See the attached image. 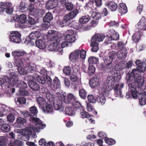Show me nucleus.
Listing matches in <instances>:
<instances>
[{"mask_svg":"<svg viewBox=\"0 0 146 146\" xmlns=\"http://www.w3.org/2000/svg\"><path fill=\"white\" fill-rule=\"evenodd\" d=\"M131 75L128 74L127 77H126L127 80V84L129 87V91L131 92L133 98H136L138 94L141 92L142 89L136 87L135 86L136 82L135 79L133 76H130Z\"/></svg>","mask_w":146,"mask_h":146,"instance_id":"1","label":"nucleus"},{"mask_svg":"<svg viewBox=\"0 0 146 146\" xmlns=\"http://www.w3.org/2000/svg\"><path fill=\"white\" fill-rule=\"evenodd\" d=\"M106 83V84L104 83L102 84V86L103 85L101 90V95L102 96V102L101 101V104H104L106 102L105 97H108L109 96V91L107 89V85L110 90H112L114 87V81L112 76H110L107 78Z\"/></svg>","mask_w":146,"mask_h":146,"instance_id":"2","label":"nucleus"},{"mask_svg":"<svg viewBox=\"0 0 146 146\" xmlns=\"http://www.w3.org/2000/svg\"><path fill=\"white\" fill-rule=\"evenodd\" d=\"M61 99L66 104H71L77 109H79L81 108L82 105L78 98L72 94L70 93L68 94L66 96H64L63 95L60 94Z\"/></svg>","mask_w":146,"mask_h":146,"instance_id":"3","label":"nucleus"},{"mask_svg":"<svg viewBox=\"0 0 146 146\" xmlns=\"http://www.w3.org/2000/svg\"><path fill=\"white\" fill-rule=\"evenodd\" d=\"M79 12L78 9H76L68 13L64 17L62 20L58 21V23L59 26L62 27L64 26H70L71 24L72 20L76 16Z\"/></svg>","mask_w":146,"mask_h":146,"instance_id":"4","label":"nucleus"},{"mask_svg":"<svg viewBox=\"0 0 146 146\" xmlns=\"http://www.w3.org/2000/svg\"><path fill=\"white\" fill-rule=\"evenodd\" d=\"M86 51L84 50L77 49L71 53L69 56V59L70 61L76 63L81 59H84L86 57Z\"/></svg>","mask_w":146,"mask_h":146,"instance_id":"5","label":"nucleus"},{"mask_svg":"<svg viewBox=\"0 0 146 146\" xmlns=\"http://www.w3.org/2000/svg\"><path fill=\"white\" fill-rule=\"evenodd\" d=\"M47 99L51 103L54 104V108L56 110H59L62 108V102L61 99L53 95L48 94Z\"/></svg>","mask_w":146,"mask_h":146,"instance_id":"6","label":"nucleus"},{"mask_svg":"<svg viewBox=\"0 0 146 146\" xmlns=\"http://www.w3.org/2000/svg\"><path fill=\"white\" fill-rule=\"evenodd\" d=\"M100 42V34L99 33L95 34L91 40L90 45L92 47V51L97 52L99 49V42Z\"/></svg>","mask_w":146,"mask_h":146,"instance_id":"7","label":"nucleus"},{"mask_svg":"<svg viewBox=\"0 0 146 146\" xmlns=\"http://www.w3.org/2000/svg\"><path fill=\"white\" fill-rule=\"evenodd\" d=\"M13 7L11 2L5 3L0 2V14H2L5 11L9 15H11L13 12Z\"/></svg>","mask_w":146,"mask_h":146,"instance_id":"8","label":"nucleus"},{"mask_svg":"<svg viewBox=\"0 0 146 146\" xmlns=\"http://www.w3.org/2000/svg\"><path fill=\"white\" fill-rule=\"evenodd\" d=\"M136 65H137L136 69L132 70L131 72L128 73L126 75V77H127L128 74L131 75L130 76H132L135 78V76H137L139 75V73L143 72V67L142 66L143 63L140 60H137L135 62Z\"/></svg>","mask_w":146,"mask_h":146,"instance_id":"9","label":"nucleus"},{"mask_svg":"<svg viewBox=\"0 0 146 146\" xmlns=\"http://www.w3.org/2000/svg\"><path fill=\"white\" fill-rule=\"evenodd\" d=\"M21 34L18 31H11L9 35V40L14 43H19L21 42Z\"/></svg>","mask_w":146,"mask_h":146,"instance_id":"10","label":"nucleus"},{"mask_svg":"<svg viewBox=\"0 0 146 146\" xmlns=\"http://www.w3.org/2000/svg\"><path fill=\"white\" fill-rule=\"evenodd\" d=\"M110 35L108 38V41L106 42L105 43L106 44H109L111 43V41L112 40H116L119 38V35L115 32L113 29H111L108 32Z\"/></svg>","mask_w":146,"mask_h":146,"instance_id":"11","label":"nucleus"},{"mask_svg":"<svg viewBox=\"0 0 146 146\" xmlns=\"http://www.w3.org/2000/svg\"><path fill=\"white\" fill-rule=\"evenodd\" d=\"M68 34L66 35L64 40H66L69 43L75 42L76 38L75 36L74 35V31L72 29H70L68 31Z\"/></svg>","mask_w":146,"mask_h":146,"instance_id":"12","label":"nucleus"},{"mask_svg":"<svg viewBox=\"0 0 146 146\" xmlns=\"http://www.w3.org/2000/svg\"><path fill=\"white\" fill-rule=\"evenodd\" d=\"M90 87L92 88H96L95 90L96 92L98 93V95L97 94V96L98 97L100 101V98L99 97L100 96V82H96L95 81H93L92 80H90L89 82Z\"/></svg>","mask_w":146,"mask_h":146,"instance_id":"13","label":"nucleus"},{"mask_svg":"<svg viewBox=\"0 0 146 146\" xmlns=\"http://www.w3.org/2000/svg\"><path fill=\"white\" fill-rule=\"evenodd\" d=\"M30 121L35 123L36 128L39 129H43L45 127L46 125H44L39 118L33 117L30 119Z\"/></svg>","mask_w":146,"mask_h":146,"instance_id":"14","label":"nucleus"},{"mask_svg":"<svg viewBox=\"0 0 146 146\" xmlns=\"http://www.w3.org/2000/svg\"><path fill=\"white\" fill-rule=\"evenodd\" d=\"M58 4V1L57 0H49L46 4V7L48 9H52L56 7Z\"/></svg>","mask_w":146,"mask_h":146,"instance_id":"15","label":"nucleus"},{"mask_svg":"<svg viewBox=\"0 0 146 146\" xmlns=\"http://www.w3.org/2000/svg\"><path fill=\"white\" fill-rule=\"evenodd\" d=\"M33 129L31 127H27L24 131L22 137L24 139L25 138L24 141H26L29 140L30 139V135L32 134Z\"/></svg>","mask_w":146,"mask_h":146,"instance_id":"16","label":"nucleus"},{"mask_svg":"<svg viewBox=\"0 0 146 146\" xmlns=\"http://www.w3.org/2000/svg\"><path fill=\"white\" fill-rule=\"evenodd\" d=\"M26 122V120L25 119L21 117H18L16 119L15 126L16 127L19 128H23L24 127V124Z\"/></svg>","mask_w":146,"mask_h":146,"instance_id":"17","label":"nucleus"},{"mask_svg":"<svg viewBox=\"0 0 146 146\" xmlns=\"http://www.w3.org/2000/svg\"><path fill=\"white\" fill-rule=\"evenodd\" d=\"M38 113V110L36 107L35 106H33L29 108V112H28L29 116V120L32 118L33 117H37V114Z\"/></svg>","mask_w":146,"mask_h":146,"instance_id":"18","label":"nucleus"},{"mask_svg":"<svg viewBox=\"0 0 146 146\" xmlns=\"http://www.w3.org/2000/svg\"><path fill=\"white\" fill-rule=\"evenodd\" d=\"M88 61L89 64H93L96 65V66L98 69H100V66L98 58L94 57L93 56H91L88 58Z\"/></svg>","mask_w":146,"mask_h":146,"instance_id":"19","label":"nucleus"},{"mask_svg":"<svg viewBox=\"0 0 146 146\" xmlns=\"http://www.w3.org/2000/svg\"><path fill=\"white\" fill-rule=\"evenodd\" d=\"M58 45L56 44L52 43L48 45V49L50 51H58L60 52H62V48L58 47Z\"/></svg>","mask_w":146,"mask_h":146,"instance_id":"20","label":"nucleus"},{"mask_svg":"<svg viewBox=\"0 0 146 146\" xmlns=\"http://www.w3.org/2000/svg\"><path fill=\"white\" fill-rule=\"evenodd\" d=\"M28 83L29 87L33 90L37 91L40 90L39 85L36 82L32 81H29L28 82Z\"/></svg>","mask_w":146,"mask_h":146,"instance_id":"21","label":"nucleus"},{"mask_svg":"<svg viewBox=\"0 0 146 146\" xmlns=\"http://www.w3.org/2000/svg\"><path fill=\"white\" fill-rule=\"evenodd\" d=\"M19 81L17 77L15 75H13L8 79V82L9 85L8 87H9V85L14 86L16 85Z\"/></svg>","mask_w":146,"mask_h":146,"instance_id":"22","label":"nucleus"},{"mask_svg":"<svg viewBox=\"0 0 146 146\" xmlns=\"http://www.w3.org/2000/svg\"><path fill=\"white\" fill-rule=\"evenodd\" d=\"M36 101L40 108L42 110L48 103L46 102V100L44 98L41 97H38Z\"/></svg>","mask_w":146,"mask_h":146,"instance_id":"23","label":"nucleus"},{"mask_svg":"<svg viewBox=\"0 0 146 146\" xmlns=\"http://www.w3.org/2000/svg\"><path fill=\"white\" fill-rule=\"evenodd\" d=\"M127 53V50L126 48H124L120 50L117 54V56L120 60L124 59L126 57Z\"/></svg>","mask_w":146,"mask_h":146,"instance_id":"24","label":"nucleus"},{"mask_svg":"<svg viewBox=\"0 0 146 146\" xmlns=\"http://www.w3.org/2000/svg\"><path fill=\"white\" fill-rule=\"evenodd\" d=\"M144 78L143 76H138L136 79L137 85H135V86L136 87L143 89L142 88V86L144 84Z\"/></svg>","mask_w":146,"mask_h":146,"instance_id":"25","label":"nucleus"},{"mask_svg":"<svg viewBox=\"0 0 146 146\" xmlns=\"http://www.w3.org/2000/svg\"><path fill=\"white\" fill-rule=\"evenodd\" d=\"M35 43L36 46L40 49H44L46 46V43L44 39L36 40Z\"/></svg>","mask_w":146,"mask_h":146,"instance_id":"26","label":"nucleus"},{"mask_svg":"<svg viewBox=\"0 0 146 146\" xmlns=\"http://www.w3.org/2000/svg\"><path fill=\"white\" fill-rule=\"evenodd\" d=\"M76 108L71 107H67L65 108V111L66 114L69 116H73L75 114V111H77Z\"/></svg>","mask_w":146,"mask_h":146,"instance_id":"27","label":"nucleus"},{"mask_svg":"<svg viewBox=\"0 0 146 146\" xmlns=\"http://www.w3.org/2000/svg\"><path fill=\"white\" fill-rule=\"evenodd\" d=\"M42 110L43 112L46 113H51L53 111L52 106L48 103Z\"/></svg>","mask_w":146,"mask_h":146,"instance_id":"28","label":"nucleus"},{"mask_svg":"<svg viewBox=\"0 0 146 146\" xmlns=\"http://www.w3.org/2000/svg\"><path fill=\"white\" fill-rule=\"evenodd\" d=\"M138 29L142 30L146 26V18L143 17L137 24Z\"/></svg>","mask_w":146,"mask_h":146,"instance_id":"29","label":"nucleus"},{"mask_svg":"<svg viewBox=\"0 0 146 146\" xmlns=\"http://www.w3.org/2000/svg\"><path fill=\"white\" fill-rule=\"evenodd\" d=\"M33 78L36 80L39 83L45 85L46 81L45 78L42 76H40L36 73H34L32 76Z\"/></svg>","mask_w":146,"mask_h":146,"instance_id":"30","label":"nucleus"},{"mask_svg":"<svg viewBox=\"0 0 146 146\" xmlns=\"http://www.w3.org/2000/svg\"><path fill=\"white\" fill-rule=\"evenodd\" d=\"M116 53L115 51H113L111 53V55L113 56H106L105 58L104 62L106 64H111L113 60V59L114 56L116 55Z\"/></svg>","mask_w":146,"mask_h":146,"instance_id":"31","label":"nucleus"},{"mask_svg":"<svg viewBox=\"0 0 146 146\" xmlns=\"http://www.w3.org/2000/svg\"><path fill=\"white\" fill-rule=\"evenodd\" d=\"M27 5L24 1H21L18 6L19 11L23 12H25L27 10Z\"/></svg>","mask_w":146,"mask_h":146,"instance_id":"32","label":"nucleus"},{"mask_svg":"<svg viewBox=\"0 0 146 146\" xmlns=\"http://www.w3.org/2000/svg\"><path fill=\"white\" fill-rule=\"evenodd\" d=\"M118 11L121 14H124L127 12V8L126 5L123 3L119 4V7L118 9Z\"/></svg>","mask_w":146,"mask_h":146,"instance_id":"33","label":"nucleus"},{"mask_svg":"<svg viewBox=\"0 0 146 146\" xmlns=\"http://www.w3.org/2000/svg\"><path fill=\"white\" fill-rule=\"evenodd\" d=\"M29 36L31 40L35 41L41 36V34L39 31H36L35 32L31 33Z\"/></svg>","mask_w":146,"mask_h":146,"instance_id":"34","label":"nucleus"},{"mask_svg":"<svg viewBox=\"0 0 146 146\" xmlns=\"http://www.w3.org/2000/svg\"><path fill=\"white\" fill-rule=\"evenodd\" d=\"M76 110H80V117L83 119L85 118H89L91 117V115L82 109V107L79 109Z\"/></svg>","mask_w":146,"mask_h":146,"instance_id":"35","label":"nucleus"},{"mask_svg":"<svg viewBox=\"0 0 146 146\" xmlns=\"http://www.w3.org/2000/svg\"><path fill=\"white\" fill-rule=\"evenodd\" d=\"M90 19V17L88 15L83 16L79 19V23L81 25L84 24L88 22ZM82 25H81V26L82 27Z\"/></svg>","mask_w":146,"mask_h":146,"instance_id":"36","label":"nucleus"},{"mask_svg":"<svg viewBox=\"0 0 146 146\" xmlns=\"http://www.w3.org/2000/svg\"><path fill=\"white\" fill-rule=\"evenodd\" d=\"M53 87L55 89L59 88L60 87V82L58 77L55 76L53 81Z\"/></svg>","mask_w":146,"mask_h":146,"instance_id":"37","label":"nucleus"},{"mask_svg":"<svg viewBox=\"0 0 146 146\" xmlns=\"http://www.w3.org/2000/svg\"><path fill=\"white\" fill-rule=\"evenodd\" d=\"M125 67V62H121L115 66V69L119 71L123 70Z\"/></svg>","mask_w":146,"mask_h":146,"instance_id":"38","label":"nucleus"},{"mask_svg":"<svg viewBox=\"0 0 146 146\" xmlns=\"http://www.w3.org/2000/svg\"><path fill=\"white\" fill-rule=\"evenodd\" d=\"M23 143L19 140H14V141L11 140L8 146H22Z\"/></svg>","mask_w":146,"mask_h":146,"instance_id":"39","label":"nucleus"},{"mask_svg":"<svg viewBox=\"0 0 146 146\" xmlns=\"http://www.w3.org/2000/svg\"><path fill=\"white\" fill-rule=\"evenodd\" d=\"M45 13V11L42 9H35V13L36 17L38 18L42 17Z\"/></svg>","mask_w":146,"mask_h":146,"instance_id":"40","label":"nucleus"},{"mask_svg":"<svg viewBox=\"0 0 146 146\" xmlns=\"http://www.w3.org/2000/svg\"><path fill=\"white\" fill-rule=\"evenodd\" d=\"M26 54L25 52L24 51H13L12 52V55L15 58L19 57Z\"/></svg>","mask_w":146,"mask_h":146,"instance_id":"41","label":"nucleus"},{"mask_svg":"<svg viewBox=\"0 0 146 146\" xmlns=\"http://www.w3.org/2000/svg\"><path fill=\"white\" fill-rule=\"evenodd\" d=\"M78 93L80 98L82 99H86L87 95V92L85 89L83 88L79 89Z\"/></svg>","mask_w":146,"mask_h":146,"instance_id":"42","label":"nucleus"},{"mask_svg":"<svg viewBox=\"0 0 146 146\" xmlns=\"http://www.w3.org/2000/svg\"><path fill=\"white\" fill-rule=\"evenodd\" d=\"M142 35V34L141 33L140 31H138L135 33L132 37L133 40L135 42H137L139 39L140 37Z\"/></svg>","mask_w":146,"mask_h":146,"instance_id":"43","label":"nucleus"},{"mask_svg":"<svg viewBox=\"0 0 146 146\" xmlns=\"http://www.w3.org/2000/svg\"><path fill=\"white\" fill-rule=\"evenodd\" d=\"M107 6L112 11H115L117 7V4L112 1L109 2L107 4Z\"/></svg>","mask_w":146,"mask_h":146,"instance_id":"44","label":"nucleus"},{"mask_svg":"<svg viewBox=\"0 0 146 146\" xmlns=\"http://www.w3.org/2000/svg\"><path fill=\"white\" fill-rule=\"evenodd\" d=\"M53 19L52 15L50 12L47 13L43 18V21L50 22Z\"/></svg>","mask_w":146,"mask_h":146,"instance_id":"45","label":"nucleus"},{"mask_svg":"<svg viewBox=\"0 0 146 146\" xmlns=\"http://www.w3.org/2000/svg\"><path fill=\"white\" fill-rule=\"evenodd\" d=\"M45 81H46L45 85L46 86L51 87L52 86V80L51 78L48 75H46L45 77Z\"/></svg>","mask_w":146,"mask_h":146,"instance_id":"46","label":"nucleus"},{"mask_svg":"<svg viewBox=\"0 0 146 146\" xmlns=\"http://www.w3.org/2000/svg\"><path fill=\"white\" fill-rule=\"evenodd\" d=\"M58 35V33L56 31L54 30H49L47 35V37L50 39Z\"/></svg>","mask_w":146,"mask_h":146,"instance_id":"47","label":"nucleus"},{"mask_svg":"<svg viewBox=\"0 0 146 146\" xmlns=\"http://www.w3.org/2000/svg\"><path fill=\"white\" fill-rule=\"evenodd\" d=\"M63 72L66 75H70L72 72L71 68L68 66H64L63 69Z\"/></svg>","mask_w":146,"mask_h":146,"instance_id":"48","label":"nucleus"},{"mask_svg":"<svg viewBox=\"0 0 146 146\" xmlns=\"http://www.w3.org/2000/svg\"><path fill=\"white\" fill-rule=\"evenodd\" d=\"M66 9L68 11H71L74 9V5L71 2H67L65 5Z\"/></svg>","mask_w":146,"mask_h":146,"instance_id":"49","label":"nucleus"},{"mask_svg":"<svg viewBox=\"0 0 146 146\" xmlns=\"http://www.w3.org/2000/svg\"><path fill=\"white\" fill-rule=\"evenodd\" d=\"M87 109L88 111L92 112L95 115H97V111L95 110L93 106L90 104H87Z\"/></svg>","mask_w":146,"mask_h":146,"instance_id":"50","label":"nucleus"},{"mask_svg":"<svg viewBox=\"0 0 146 146\" xmlns=\"http://www.w3.org/2000/svg\"><path fill=\"white\" fill-rule=\"evenodd\" d=\"M95 70V67L94 66H90L88 67V72L87 73L90 76L93 75L94 73Z\"/></svg>","mask_w":146,"mask_h":146,"instance_id":"51","label":"nucleus"},{"mask_svg":"<svg viewBox=\"0 0 146 146\" xmlns=\"http://www.w3.org/2000/svg\"><path fill=\"white\" fill-rule=\"evenodd\" d=\"M69 76V79L72 82H76L79 80L78 77L76 75L72 73Z\"/></svg>","mask_w":146,"mask_h":146,"instance_id":"52","label":"nucleus"},{"mask_svg":"<svg viewBox=\"0 0 146 146\" xmlns=\"http://www.w3.org/2000/svg\"><path fill=\"white\" fill-rule=\"evenodd\" d=\"M17 86H18L20 88L25 89L27 87V85L24 81L19 80L18 82Z\"/></svg>","mask_w":146,"mask_h":146,"instance_id":"53","label":"nucleus"},{"mask_svg":"<svg viewBox=\"0 0 146 146\" xmlns=\"http://www.w3.org/2000/svg\"><path fill=\"white\" fill-rule=\"evenodd\" d=\"M18 71L21 75H25L27 73V71L22 67H19L17 68Z\"/></svg>","mask_w":146,"mask_h":146,"instance_id":"54","label":"nucleus"},{"mask_svg":"<svg viewBox=\"0 0 146 146\" xmlns=\"http://www.w3.org/2000/svg\"><path fill=\"white\" fill-rule=\"evenodd\" d=\"M25 67L27 71V72H32L34 70L35 67L34 66H32L31 63L27 64Z\"/></svg>","mask_w":146,"mask_h":146,"instance_id":"55","label":"nucleus"},{"mask_svg":"<svg viewBox=\"0 0 146 146\" xmlns=\"http://www.w3.org/2000/svg\"><path fill=\"white\" fill-rule=\"evenodd\" d=\"M87 99L88 102L91 103H95L96 101V99L92 95H88L87 96Z\"/></svg>","mask_w":146,"mask_h":146,"instance_id":"56","label":"nucleus"},{"mask_svg":"<svg viewBox=\"0 0 146 146\" xmlns=\"http://www.w3.org/2000/svg\"><path fill=\"white\" fill-rule=\"evenodd\" d=\"M7 139L4 136L0 137V146H6Z\"/></svg>","mask_w":146,"mask_h":146,"instance_id":"57","label":"nucleus"},{"mask_svg":"<svg viewBox=\"0 0 146 146\" xmlns=\"http://www.w3.org/2000/svg\"><path fill=\"white\" fill-rule=\"evenodd\" d=\"M7 119L9 123H13L15 120L14 115L12 113H10L7 116Z\"/></svg>","mask_w":146,"mask_h":146,"instance_id":"58","label":"nucleus"},{"mask_svg":"<svg viewBox=\"0 0 146 146\" xmlns=\"http://www.w3.org/2000/svg\"><path fill=\"white\" fill-rule=\"evenodd\" d=\"M1 129L4 132H7L9 130L10 127L8 124H4L1 127Z\"/></svg>","mask_w":146,"mask_h":146,"instance_id":"59","label":"nucleus"},{"mask_svg":"<svg viewBox=\"0 0 146 146\" xmlns=\"http://www.w3.org/2000/svg\"><path fill=\"white\" fill-rule=\"evenodd\" d=\"M104 140L106 143L110 145H113L115 143V141L112 139L105 138Z\"/></svg>","mask_w":146,"mask_h":146,"instance_id":"60","label":"nucleus"},{"mask_svg":"<svg viewBox=\"0 0 146 146\" xmlns=\"http://www.w3.org/2000/svg\"><path fill=\"white\" fill-rule=\"evenodd\" d=\"M100 74L97 73L90 80H92L93 81H95L96 82H100Z\"/></svg>","mask_w":146,"mask_h":146,"instance_id":"61","label":"nucleus"},{"mask_svg":"<svg viewBox=\"0 0 146 146\" xmlns=\"http://www.w3.org/2000/svg\"><path fill=\"white\" fill-rule=\"evenodd\" d=\"M27 17L26 15L22 14L20 15L19 20L21 23H23L27 21Z\"/></svg>","mask_w":146,"mask_h":146,"instance_id":"62","label":"nucleus"},{"mask_svg":"<svg viewBox=\"0 0 146 146\" xmlns=\"http://www.w3.org/2000/svg\"><path fill=\"white\" fill-rule=\"evenodd\" d=\"M92 16L94 19L97 20H99L100 17V13L94 12L92 13Z\"/></svg>","mask_w":146,"mask_h":146,"instance_id":"63","label":"nucleus"},{"mask_svg":"<svg viewBox=\"0 0 146 146\" xmlns=\"http://www.w3.org/2000/svg\"><path fill=\"white\" fill-rule=\"evenodd\" d=\"M17 102L20 105L25 104L26 103V99L24 97H19L17 98Z\"/></svg>","mask_w":146,"mask_h":146,"instance_id":"64","label":"nucleus"}]
</instances>
